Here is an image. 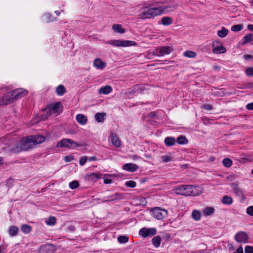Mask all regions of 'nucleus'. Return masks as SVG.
Wrapping results in <instances>:
<instances>
[{
    "mask_svg": "<svg viewBox=\"0 0 253 253\" xmlns=\"http://www.w3.org/2000/svg\"><path fill=\"white\" fill-rule=\"evenodd\" d=\"M244 42L243 44H245L246 43L252 41H253V34L250 33L246 35L244 37Z\"/></svg>",
    "mask_w": 253,
    "mask_h": 253,
    "instance_id": "nucleus-35",
    "label": "nucleus"
},
{
    "mask_svg": "<svg viewBox=\"0 0 253 253\" xmlns=\"http://www.w3.org/2000/svg\"><path fill=\"white\" fill-rule=\"evenodd\" d=\"M233 253H244L243 248L242 247H239Z\"/></svg>",
    "mask_w": 253,
    "mask_h": 253,
    "instance_id": "nucleus-53",
    "label": "nucleus"
},
{
    "mask_svg": "<svg viewBox=\"0 0 253 253\" xmlns=\"http://www.w3.org/2000/svg\"><path fill=\"white\" fill-rule=\"evenodd\" d=\"M163 162L167 163L171 160V157L170 155H164L161 157Z\"/></svg>",
    "mask_w": 253,
    "mask_h": 253,
    "instance_id": "nucleus-46",
    "label": "nucleus"
},
{
    "mask_svg": "<svg viewBox=\"0 0 253 253\" xmlns=\"http://www.w3.org/2000/svg\"><path fill=\"white\" fill-rule=\"evenodd\" d=\"M172 50L170 46H162L155 48L153 51V54L156 56H163L165 55L169 54Z\"/></svg>",
    "mask_w": 253,
    "mask_h": 253,
    "instance_id": "nucleus-8",
    "label": "nucleus"
},
{
    "mask_svg": "<svg viewBox=\"0 0 253 253\" xmlns=\"http://www.w3.org/2000/svg\"><path fill=\"white\" fill-rule=\"evenodd\" d=\"M56 93L59 95H63L66 92V89L63 85H58L56 89Z\"/></svg>",
    "mask_w": 253,
    "mask_h": 253,
    "instance_id": "nucleus-32",
    "label": "nucleus"
},
{
    "mask_svg": "<svg viewBox=\"0 0 253 253\" xmlns=\"http://www.w3.org/2000/svg\"><path fill=\"white\" fill-rule=\"evenodd\" d=\"M45 18H46V20L48 21H51L53 20L52 19H51V16L49 14H47L45 15Z\"/></svg>",
    "mask_w": 253,
    "mask_h": 253,
    "instance_id": "nucleus-55",
    "label": "nucleus"
},
{
    "mask_svg": "<svg viewBox=\"0 0 253 253\" xmlns=\"http://www.w3.org/2000/svg\"><path fill=\"white\" fill-rule=\"evenodd\" d=\"M55 13L57 15H59V14H60V12L57 11H55Z\"/></svg>",
    "mask_w": 253,
    "mask_h": 253,
    "instance_id": "nucleus-63",
    "label": "nucleus"
},
{
    "mask_svg": "<svg viewBox=\"0 0 253 253\" xmlns=\"http://www.w3.org/2000/svg\"><path fill=\"white\" fill-rule=\"evenodd\" d=\"M57 147H65L67 148H75L80 146L77 142L68 138H64L59 141L57 144Z\"/></svg>",
    "mask_w": 253,
    "mask_h": 253,
    "instance_id": "nucleus-5",
    "label": "nucleus"
},
{
    "mask_svg": "<svg viewBox=\"0 0 253 253\" xmlns=\"http://www.w3.org/2000/svg\"><path fill=\"white\" fill-rule=\"evenodd\" d=\"M73 159V158L70 156H66L64 158L65 161L67 162H70Z\"/></svg>",
    "mask_w": 253,
    "mask_h": 253,
    "instance_id": "nucleus-58",
    "label": "nucleus"
},
{
    "mask_svg": "<svg viewBox=\"0 0 253 253\" xmlns=\"http://www.w3.org/2000/svg\"><path fill=\"white\" fill-rule=\"evenodd\" d=\"M149 116L151 118H154L155 116V114L154 112H151L149 114Z\"/></svg>",
    "mask_w": 253,
    "mask_h": 253,
    "instance_id": "nucleus-61",
    "label": "nucleus"
},
{
    "mask_svg": "<svg viewBox=\"0 0 253 253\" xmlns=\"http://www.w3.org/2000/svg\"><path fill=\"white\" fill-rule=\"evenodd\" d=\"M228 33V30L225 27H222L221 30L218 31L217 35L219 37L224 38Z\"/></svg>",
    "mask_w": 253,
    "mask_h": 253,
    "instance_id": "nucleus-33",
    "label": "nucleus"
},
{
    "mask_svg": "<svg viewBox=\"0 0 253 253\" xmlns=\"http://www.w3.org/2000/svg\"><path fill=\"white\" fill-rule=\"evenodd\" d=\"M88 160L89 161H96V160H97V159H96V157L92 156V157H90L88 158Z\"/></svg>",
    "mask_w": 253,
    "mask_h": 253,
    "instance_id": "nucleus-59",
    "label": "nucleus"
},
{
    "mask_svg": "<svg viewBox=\"0 0 253 253\" xmlns=\"http://www.w3.org/2000/svg\"><path fill=\"white\" fill-rule=\"evenodd\" d=\"M113 89L111 86L106 85L101 87L98 90V93L100 94H108L112 91Z\"/></svg>",
    "mask_w": 253,
    "mask_h": 253,
    "instance_id": "nucleus-19",
    "label": "nucleus"
},
{
    "mask_svg": "<svg viewBox=\"0 0 253 253\" xmlns=\"http://www.w3.org/2000/svg\"><path fill=\"white\" fill-rule=\"evenodd\" d=\"M232 187L234 190V193L237 196H238L242 200H244L245 199L243 191L241 188L239 187L235 183L232 184Z\"/></svg>",
    "mask_w": 253,
    "mask_h": 253,
    "instance_id": "nucleus-14",
    "label": "nucleus"
},
{
    "mask_svg": "<svg viewBox=\"0 0 253 253\" xmlns=\"http://www.w3.org/2000/svg\"><path fill=\"white\" fill-rule=\"evenodd\" d=\"M177 5H175L174 6H164L163 5H160L156 7H152V13H153L154 17L156 16L157 15H160L163 13H166L167 12L169 11V10H168V8H176Z\"/></svg>",
    "mask_w": 253,
    "mask_h": 253,
    "instance_id": "nucleus-6",
    "label": "nucleus"
},
{
    "mask_svg": "<svg viewBox=\"0 0 253 253\" xmlns=\"http://www.w3.org/2000/svg\"><path fill=\"white\" fill-rule=\"evenodd\" d=\"M93 65L98 69H102L106 66V63L99 58L95 59L93 61Z\"/></svg>",
    "mask_w": 253,
    "mask_h": 253,
    "instance_id": "nucleus-22",
    "label": "nucleus"
},
{
    "mask_svg": "<svg viewBox=\"0 0 253 253\" xmlns=\"http://www.w3.org/2000/svg\"><path fill=\"white\" fill-rule=\"evenodd\" d=\"M14 101L26 96L28 91L24 89L19 88L11 91Z\"/></svg>",
    "mask_w": 253,
    "mask_h": 253,
    "instance_id": "nucleus-13",
    "label": "nucleus"
},
{
    "mask_svg": "<svg viewBox=\"0 0 253 253\" xmlns=\"http://www.w3.org/2000/svg\"><path fill=\"white\" fill-rule=\"evenodd\" d=\"M132 157L133 159H134V160H136V159L140 158V157H139L138 156H137L136 155L132 156Z\"/></svg>",
    "mask_w": 253,
    "mask_h": 253,
    "instance_id": "nucleus-62",
    "label": "nucleus"
},
{
    "mask_svg": "<svg viewBox=\"0 0 253 253\" xmlns=\"http://www.w3.org/2000/svg\"><path fill=\"white\" fill-rule=\"evenodd\" d=\"M243 26L242 25L237 24L232 26L231 30L234 32H238L242 30Z\"/></svg>",
    "mask_w": 253,
    "mask_h": 253,
    "instance_id": "nucleus-41",
    "label": "nucleus"
},
{
    "mask_svg": "<svg viewBox=\"0 0 253 253\" xmlns=\"http://www.w3.org/2000/svg\"><path fill=\"white\" fill-rule=\"evenodd\" d=\"M102 174L99 172H93L85 175V178L89 181H95L97 179L101 178Z\"/></svg>",
    "mask_w": 253,
    "mask_h": 253,
    "instance_id": "nucleus-15",
    "label": "nucleus"
},
{
    "mask_svg": "<svg viewBox=\"0 0 253 253\" xmlns=\"http://www.w3.org/2000/svg\"><path fill=\"white\" fill-rule=\"evenodd\" d=\"M31 138H32V140L33 141V144L36 145L42 143L43 141H44L45 138V137L41 135H31L30 136Z\"/></svg>",
    "mask_w": 253,
    "mask_h": 253,
    "instance_id": "nucleus-16",
    "label": "nucleus"
},
{
    "mask_svg": "<svg viewBox=\"0 0 253 253\" xmlns=\"http://www.w3.org/2000/svg\"><path fill=\"white\" fill-rule=\"evenodd\" d=\"M213 47L212 51L215 54L223 53L226 52V49L221 44L218 46L214 47V42L212 44Z\"/></svg>",
    "mask_w": 253,
    "mask_h": 253,
    "instance_id": "nucleus-21",
    "label": "nucleus"
},
{
    "mask_svg": "<svg viewBox=\"0 0 253 253\" xmlns=\"http://www.w3.org/2000/svg\"><path fill=\"white\" fill-rule=\"evenodd\" d=\"M248 28L250 31H253V25H252V24L248 25Z\"/></svg>",
    "mask_w": 253,
    "mask_h": 253,
    "instance_id": "nucleus-60",
    "label": "nucleus"
},
{
    "mask_svg": "<svg viewBox=\"0 0 253 253\" xmlns=\"http://www.w3.org/2000/svg\"><path fill=\"white\" fill-rule=\"evenodd\" d=\"M197 187L193 185H181L175 186L173 191L177 195L184 196H196L198 194Z\"/></svg>",
    "mask_w": 253,
    "mask_h": 253,
    "instance_id": "nucleus-1",
    "label": "nucleus"
},
{
    "mask_svg": "<svg viewBox=\"0 0 253 253\" xmlns=\"http://www.w3.org/2000/svg\"><path fill=\"white\" fill-rule=\"evenodd\" d=\"M214 209L213 207H207L203 210V214L205 216H209L211 215L214 212Z\"/></svg>",
    "mask_w": 253,
    "mask_h": 253,
    "instance_id": "nucleus-24",
    "label": "nucleus"
},
{
    "mask_svg": "<svg viewBox=\"0 0 253 253\" xmlns=\"http://www.w3.org/2000/svg\"><path fill=\"white\" fill-rule=\"evenodd\" d=\"M247 213L249 215L253 216V206H250L247 209Z\"/></svg>",
    "mask_w": 253,
    "mask_h": 253,
    "instance_id": "nucleus-51",
    "label": "nucleus"
},
{
    "mask_svg": "<svg viewBox=\"0 0 253 253\" xmlns=\"http://www.w3.org/2000/svg\"><path fill=\"white\" fill-rule=\"evenodd\" d=\"M165 143L168 146H172L175 143V139L172 137H167L165 139Z\"/></svg>",
    "mask_w": 253,
    "mask_h": 253,
    "instance_id": "nucleus-25",
    "label": "nucleus"
},
{
    "mask_svg": "<svg viewBox=\"0 0 253 253\" xmlns=\"http://www.w3.org/2000/svg\"><path fill=\"white\" fill-rule=\"evenodd\" d=\"M11 151L13 153H19L23 150L22 147L21 145H20V146H19L18 145H16L12 148Z\"/></svg>",
    "mask_w": 253,
    "mask_h": 253,
    "instance_id": "nucleus-39",
    "label": "nucleus"
},
{
    "mask_svg": "<svg viewBox=\"0 0 253 253\" xmlns=\"http://www.w3.org/2000/svg\"><path fill=\"white\" fill-rule=\"evenodd\" d=\"M221 202L223 204L230 205L233 203V199L231 197L226 195L223 197Z\"/></svg>",
    "mask_w": 253,
    "mask_h": 253,
    "instance_id": "nucleus-26",
    "label": "nucleus"
},
{
    "mask_svg": "<svg viewBox=\"0 0 253 253\" xmlns=\"http://www.w3.org/2000/svg\"><path fill=\"white\" fill-rule=\"evenodd\" d=\"M153 10L152 7L149 6H143L141 7L138 11V17L141 19H146L154 17Z\"/></svg>",
    "mask_w": 253,
    "mask_h": 253,
    "instance_id": "nucleus-3",
    "label": "nucleus"
},
{
    "mask_svg": "<svg viewBox=\"0 0 253 253\" xmlns=\"http://www.w3.org/2000/svg\"><path fill=\"white\" fill-rule=\"evenodd\" d=\"M184 55L189 58H193L196 56V53L194 51H187L184 52Z\"/></svg>",
    "mask_w": 253,
    "mask_h": 253,
    "instance_id": "nucleus-42",
    "label": "nucleus"
},
{
    "mask_svg": "<svg viewBox=\"0 0 253 253\" xmlns=\"http://www.w3.org/2000/svg\"><path fill=\"white\" fill-rule=\"evenodd\" d=\"M153 216L158 220H162L168 215V211L165 209L156 207L152 210Z\"/></svg>",
    "mask_w": 253,
    "mask_h": 253,
    "instance_id": "nucleus-7",
    "label": "nucleus"
},
{
    "mask_svg": "<svg viewBox=\"0 0 253 253\" xmlns=\"http://www.w3.org/2000/svg\"><path fill=\"white\" fill-rule=\"evenodd\" d=\"M250 3L253 6V0H252L251 1H250Z\"/></svg>",
    "mask_w": 253,
    "mask_h": 253,
    "instance_id": "nucleus-64",
    "label": "nucleus"
},
{
    "mask_svg": "<svg viewBox=\"0 0 253 253\" xmlns=\"http://www.w3.org/2000/svg\"><path fill=\"white\" fill-rule=\"evenodd\" d=\"M156 233V229L154 228H143L139 230V234L144 238L152 236Z\"/></svg>",
    "mask_w": 253,
    "mask_h": 253,
    "instance_id": "nucleus-12",
    "label": "nucleus"
},
{
    "mask_svg": "<svg viewBox=\"0 0 253 253\" xmlns=\"http://www.w3.org/2000/svg\"><path fill=\"white\" fill-rule=\"evenodd\" d=\"M245 253H253V247L247 246L245 248Z\"/></svg>",
    "mask_w": 253,
    "mask_h": 253,
    "instance_id": "nucleus-49",
    "label": "nucleus"
},
{
    "mask_svg": "<svg viewBox=\"0 0 253 253\" xmlns=\"http://www.w3.org/2000/svg\"><path fill=\"white\" fill-rule=\"evenodd\" d=\"M203 108L208 110H211L212 109V107L211 105L209 104H205L203 106Z\"/></svg>",
    "mask_w": 253,
    "mask_h": 253,
    "instance_id": "nucleus-52",
    "label": "nucleus"
},
{
    "mask_svg": "<svg viewBox=\"0 0 253 253\" xmlns=\"http://www.w3.org/2000/svg\"><path fill=\"white\" fill-rule=\"evenodd\" d=\"M192 217L195 220H199L201 217L200 211L196 210H194L192 212Z\"/></svg>",
    "mask_w": 253,
    "mask_h": 253,
    "instance_id": "nucleus-30",
    "label": "nucleus"
},
{
    "mask_svg": "<svg viewBox=\"0 0 253 253\" xmlns=\"http://www.w3.org/2000/svg\"><path fill=\"white\" fill-rule=\"evenodd\" d=\"M172 22V18L169 16L164 17L161 19V23L164 25H169Z\"/></svg>",
    "mask_w": 253,
    "mask_h": 253,
    "instance_id": "nucleus-29",
    "label": "nucleus"
},
{
    "mask_svg": "<svg viewBox=\"0 0 253 253\" xmlns=\"http://www.w3.org/2000/svg\"><path fill=\"white\" fill-rule=\"evenodd\" d=\"M21 229L23 232L27 234L31 232V227L29 225L24 224L21 226Z\"/></svg>",
    "mask_w": 253,
    "mask_h": 253,
    "instance_id": "nucleus-36",
    "label": "nucleus"
},
{
    "mask_svg": "<svg viewBox=\"0 0 253 253\" xmlns=\"http://www.w3.org/2000/svg\"><path fill=\"white\" fill-rule=\"evenodd\" d=\"M245 59L246 60H249L253 59V56L251 54H247L245 55Z\"/></svg>",
    "mask_w": 253,
    "mask_h": 253,
    "instance_id": "nucleus-56",
    "label": "nucleus"
},
{
    "mask_svg": "<svg viewBox=\"0 0 253 253\" xmlns=\"http://www.w3.org/2000/svg\"><path fill=\"white\" fill-rule=\"evenodd\" d=\"M111 141L113 145L116 147H120L121 146V141L117 137L115 133L112 132L111 135Z\"/></svg>",
    "mask_w": 253,
    "mask_h": 253,
    "instance_id": "nucleus-17",
    "label": "nucleus"
},
{
    "mask_svg": "<svg viewBox=\"0 0 253 253\" xmlns=\"http://www.w3.org/2000/svg\"><path fill=\"white\" fill-rule=\"evenodd\" d=\"M124 194L121 193H116L114 195L108 197V201L119 200L124 199Z\"/></svg>",
    "mask_w": 253,
    "mask_h": 253,
    "instance_id": "nucleus-20",
    "label": "nucleus"
},
{
    "mask_svg": "<svg viewBox=\"0 0 253 253\" xmlns=\"http://www.w3.org/2000/svg\"><path fill=\"white\" fill-rule=\"evenodd\" d=\"M136 183L135 181L129 180L126 182V185L127 187L133 188L136 186Z\"/></svg>",
    "mask_w": 253,
    "mask_h": 253,
    "instance_id": "nucleus-45",
    "label": "nucleus"
},
{
    "mask_svg": "<svg viewBox=\"0 0 253 253\" xmlns=\"http://www.w3.org/2000/svg\"><path fill=\"white\" fill-rule=\"evenodd\" d=\"M69 187L71 189H74L79 186V183L78 181L74 180L69 183Z\"/></svg>",
    "mask_w": 253,
    "mask_h": 253,
    "instance_id": "nucleus-43",
    "label": "nucleus"
},
{
    "mask_svg": "<svg viewBox=\"0 0 253 253\" xmlns=\"http://www.w3.org/2000/svg\"><path fill=\"white\" fill-rule=\"evenodd\" d=\"M138 169V166L134 164L127 163L123 166V169L128 171L134 172Z\"/></svg>",
    "mask_w": 253,
    "mask_h": 253,
    "instance_id": "nucleus-18",
    "label": "nucleus"
},
{
    "mask_svg": "<svg viewBox=\"0 0 253 253\" xmlns=\"http://www.w3.org/2000/svg\"><path fill=\"white\" fill-rule=\"evenodd\" d=\"M245 72L248 76H253V67L247 68Z\"/></svg>",
    "mask_w": 253,
    "mask_h": 253,
    "instance_id": "nucleus-48",
    "label": "nucleus"
},
{
    "mask_svg": "<svg viewBox=\"0 0 253 253\" xmlns=\"http://www.w3.org/2000/svg\"><path fill=\"white\" fill-rule=\"evenodd\" d=\"M112 29L115 32L119 33L122 34L125 32V30L122 28V25L119 24L113 25Z\"/></svg>",
    "mask_w": 253,
    "mask_h": 253,
    "instance_id": "nucleus-27",
    "label": "nucleus"
},
{
    "mask_svg": "<svg viewBox=\"0 0 253 253\" xmlns=\"http://www.w3.org/2000/svg\"><path fill=\"white\" fill-rule=\"evenodd\" d=\"M241 88L245 89V88H253V82H250L247 83L246 84H243L242 86L241 87Z\"/></svg>",
    "mask_w": 253,
    "mask_h": 253,
    "instance_id": "nucleus-47",
    "label": "nucleus"
},
{
    "mask_svg": "<svg viewBox=\"0 0 253 253\" xmlns=\"http://www.w3.org/2000/svg\"><path fill=\"white\" fill-rule=\"evenodd\" d=\"M106 116L105 113H97L95 115V119L98 122H103Z\"/></svg>",
    "mask_w": 253,
    "mask_h": 253,
    "instance_id": "nucleus-28",
    "label": "nucleus"
},
{
    "mask_svg": "<svg viewBox=\"0 0 253 253\" xmlns=\"http://www.w3.org/2000/svg\"><path fill=\"white\" fill-rule=\"evenodd\" d=\"M104 183L105 184H110L112 183V180L108 178H104Z\"/></svg>",
    "mask_w": 253,
    "mask_h": 253,
    "instance_id": "nucleus-57",
    "label": "nucleus"
},
{
    "mask_svg": "<svg viewBox=\"0 0 253 253\" xmlns=\"http://www.w3.org/2000/svg\"><path fill=\"white\" fill-rule=\"evenodd\" d=\"M119 243L124 244L128 242V238L126 236H120L118 238Z\"/></svg>",
    "mask_w": 253,
    "mask_h": 253,
    "instance_id": "nucleus-40",
    "label": "nucleus"
},
{
    "mask_svg": "<svg viewBox=\"0 0 253 253\" xmlns=\"http://www.w3.org/2000/svg\"><path fill=\"white\" fill-rule=\"evenodd\" d=\"M88 160V157L87 156H83L80 160L79 164L81 166H83L84 165L85 162Z\"/></svg>",
    "mask_w": 253,
    "mask_h": 253,
    "instance_id": "nucleus-50",
    "label": "nucleus"
},
{
    "mask_svg": "<svg viewBox=\"0 0 253 253\" xmlns=\"http://www.w3.org/2000/svg\"><path fill=\"white\" fill-rule=\"evenodd\" d=\"M246 107L248 110H253V102L247 104Z\"/></svg>",
    "mask_w": 253,
    "mask_h": 253,
    "instance_id": "nucleus-54",
    "label": "nucleus"
},
{
    "mask_svg": "<svg viewBox=\"0 0 253 253\" xmlns=\"http://www.w3.org/2000/svg\"><path fill=\"white\" fill-rule=\"evenodd\" d=\"M33 142L32 138H31L30 136L23 138L20 141V145L22 147L23 150L27 151L31 148L34 145Z\"/></svg>",
    "mask_w": 253,
    "mask_h": 253,
    "instance_id": "nucleus-10",
    "label": "nucleus"
},
{
    "mask_svg": "<svg viewBox=\"0 0 253 253\" xmlns=\"http://www.w3.org/2000/svg\"><path fill=\"white\" fill-rule=\"evenodd\" d=\"M56 218L53 216L50 217L46 221V224L47 225H53L56 223Z\"/></svg>",
    "mask_w": 253,
    "mask_h": 253,
    "instance_id": "nucleus-44",
    "label": "nucleus"
},
{
    "mask_svg": "<svg viewBox=\"0 0 253 253\" xmlns=\"http://www.w3.org/2000/svg\"><path fill=\"white\" fill-rule=\"evenodd\" d=\"M161 241V237L159 236H156L152 239L153 244L154 246L156 248L160 247Z\"/></svg>",
    "mask_w": 253,
    "mask_h": 253,
    "instance_id": "nucleus-34",
    "label": "nucleus"
},
{
    "mask_svg": "<svg viewBox=\"0 0 253 253\" xmlns=\"http://www.w3.org/2000/svg\"><path fill=\"white\" fill-rule=\"evenodd\" d=\"M18 232V228L15 226H11L9 229L8 233L10 236L13 237L16 236Z\"/></svg>",
    "mask_w": 253,
    "mask_h": 253,
    "instance_id": "nucleus-31",
    "label": "nucleus"
},
{
    "mask_svg": "<svg viewBox=\"0 0 253 253\" xmlns=\"http://www.w3.org/2000/svg\"><path fill=\"white\" fill-rule=\"evenodd\" d=\"M234 238L238 243L246 244L248 242L249 236L246 232L240 231L236 233Z\"/></svg>",
    "mask_w": 253,
    "mask_h": 253,
    "instance_id": "nucleus-9",
    "label": "nucleus"
},
{
    "mask_svg": "<svg viewBox=\"0 0 253 253\" xmlns=\"http://www.w3.org/2000/svg\"><path fill=\"white\" fill-rule=\"evenodd\" d=\"M177 142L179 144H185L188 142V140L185 136H180L177 138Z\"/></svg>",
    "mask_w": 253,
    "mask_h": 253,
    "instance_id": "nucleus-38",
    "label": "nucleus"
},
{
    "mask_svg": "<svg viewBox=\"0 0 253 253\" xmlns=\"http://www.w3.org/2000/svg\"><path fill=\"white\" fill-rule=\"evenodd\" d=\"M60 107L61 103L59 102L51 104L48 108L45 109L44 114L42 115V118L45 120L47 119L49 116H57L59 114Z\"/></svg>",
    "mask_w": 253,
    "mask_h": 253,
    "instance_id": "nucleus-2",
    "label": "nucleus"
},
{
    "mask_svg": "<svg viewBox=\"0 0 253 253\" xmlns=\"http://www.w3.org/2000/svg\"><path fill=\"white\" fill-rule=\"evenodd\" d=\"M106 43L112 45L115 47H127L136 44L135 42L133 41L121 40H110L107 42Z\"/></svg>",
    "mask_w": 253,
    "mask_h": 253,
    "instance_id": "nucleus-4",
    "label": "nucleus"
},
{
    "mask_svg": "<svg viewBox=\"0 0 253 253\" xmlns=\"http://www.w3.org/2000/svg\"><path fill=\"white\" fill-rule=\"evenodd\" d=\"M222 164L225 167H230L232 165V161L229 158H225L222 161Z\"/></svg>",
    "mask_w": 253,
    "mask_h": 253,
    "instance_id": "nucleus-37",
    "label": "nucleus"
},
{
    "mask_svg": "<svg viewBox=\"0 0 253 253\" xmlns=\"http://www.w3.org/2000/svg\"><path fill=\"white\" fill-rule=\"evenodd\" d=\"M14 101L11 91L8 92L0 99V106L7 105Z\"/></svg>",
    "mask_w": 253,
    "mask_h": 253,
    "instance_id": "nucleus-11",
    "label": "nucleus"
},
{
    "mask_svg": "<svg viewBox=\"0 0 253 253\" xmlns=\"http://www.w3.org/2000/svg\"><path fill=\"white\" fill-rule=\"evenodd\" d=\"M76 120L80 124L84 125L87 123V117L84 115L79 114L76 116Z\"/></svg>",
    "mask_w": 253,
    "mask_h": 253,
    "instance_id": "nucleus-23",
    "label": "nucleus"
}]
</instances>
